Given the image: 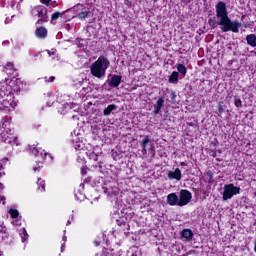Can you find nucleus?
Masks as SVG:
<instances>
[{
    "instance_id": "obj_11",
    "label": "nucleus",
    "mask_w": 256,
    "mask_h": 256,
    "mask_svg": "<svg viewBox=\"0 0 256 256\" xmlns=\"http://www.w3.org/2000/svg\"><path fill=\"white\" fill-rule=\"evenodd\" d=\"M2 141L3 143H8L9 145H19V142H17V137L15 136H9V135H2Z\"/></svg>"
},
{
    "instance_id": "obj_32",
    "label": "nucleus",
    "mask_w": 256,
    "mask_h": 256,
    "mask_svg": "<svg viewBox=\"0 0 256 256\" xmlns=\"http://www.w3.org/2000/svg\"><path fill=\"white\" fill-rule=\"evenodd\" d=\"M5 175V172L3 171V166H0V177H3Z\"/></svg>"
},
{
    "instance_id": "obj_35",
    "label": "nucleus",
    "mask_w": 256,
    "mask_h": 256,
    "mask_svg": "<svg viewBox=\"0 0 256 256\" xmlns=\"http://www.w3.org/2000/svg\"><path fill=\"white\" fill-rule=\"evenodd\" d=\"M10 22H11V20H10L9 18H6L5 24H6V25H9Z\"/></svg>"
},
{
    "instance_id": "obj_47",
    "label": "nucleus",
    "mask_w": 256,
    "mask_h": 256,
    "mask_svg": "<svg viewBox=\"0 0 256 256\" xmlns=\"http://www.w3.org/2000/svg\"><path fill=\"white\" fill-rule=\"evenodd\" d=\"M0 187H3V184H0Z\"/></svg>"
},
{
    "instance_id": "obj_30",
    "label": "nucleus",
    "mask_w": 256,
    "mask_h": 256,
    "mask_svg": "<svg viewBox=\"0 0 256 256\" xmlns=\"http://www.w3.org/2000/svg\"><path fill=\"white\" fill-rule=\"evenodd\" d=\"M41 3H43V5H46L47 7H49V3H51V0H41Z\"/></svg>"
},
{
    "instance_id": "obj_40",
    "label": "nucleus",
    "mask_w": 256,
    "mask_h": 256,
    "mask_svg": "<svg viewBox=\"0 0 256 256\" xmlns=\"http://www.w3.org/2000/svg\"><path fill=\"white\" fill-rule=\"evenodd\" d=\"M63 249H65V244H62L61 252L63 253Z\"/></svg>"
},
{
    "instance_id": "obj_27",
    "label": "nucleus",
    "mask_w": 256,
    "mask_h": 256,
    "mask_svg": "<svg viewBox=\"0 0 256 256\" xmlns=\"http://www.w3.org/2000/svg\"><path fill=\"white\" fill-rule=\"evenodd\" d=\"M234 105H235V107H243L241 98H235Z\"/></svg>"
},
{
    "instance_id": "obj_25",
    "label": "nucleus",
    "mask_w": 256,
    "mask_h": 256,
    "mask_svg": "<svg viewBox=\"0 0 256 256\" xmlns=\"http://www.w3.org/2000/svg\"><path fill=\"white\" fill-rule=\"evenodd\" d=\"M62 15H64V13H60V12L53 13L51 16V22L53 23V21H57V19H59V17H62Z\"/></svg>"
},
{
    "instance_id": "obj_44",
    "label": "nucleus",
    "mask_w": 256,
    "mask_h": 256,
    "mask_svg": "<svg viewBox=\"0 0 256 256\" xmlns=\"http://www.w3.org/2000/svg\"><path fill=\"white\" fill-rule=\"evenodd\" d=\"M34 171H37L38 170V168L37 167H34V169H33Z\"/></svg>"
},
{
    "instance_id": "obj_4",
    "label": "nucleus",
    "mask_w": 256,
    "mask_h": 256,
    "mask_svg": "<svg viewBox=\"0 0 256 256\" xmlns=\"http://www.w3.org/2000/svg\"><path fill=\"white\" fill-rule=\"evenodd\" d=\"M223 189V201H229V199H233L234 195H239V193H241V188L235 186L234 184H225Z\"/></svg>"
},
{
    "instance_id": "obj_26",
    "label": "nucleus",
    "mask_w": 256,
    "mask_h": 256,
    "mask_svg": "<svg viewBox=\"0 0 256 256\" xmlns=\"http://www.w3.org/2000/svg\"><path fill=\"white\" fill-rule=\"evenodd\" d=\"M76 151H82L83 147H84V144L81 143V142H78L74 145Z\"/></svg>"
},
{
    "instance_id": "obj_46",
    "label": "nucleus",
    "mask_w": 256,
    "mask_h": 256,
    "mask_svg": "<svg viewBox=\"0 0 256 256\" xmlns=\"http://www.w3.org/2000/svg\"><path fill=\"white\" fill-rule=\"evenodd\" d=\"M181 165H185V162H181Z\"/></svg>"
},
{
    "instance_id": "obj_5",
    "label": "nucleus",
    "mask_w": 256,
    "mask_h": 256,
    "mask_svg": "<svg viewBox=\"0 0 256 256\" xmlns=\"http://www.w3.org/2000/svg\"><path fill=\"white\" fill-rule=\"evenodd\" d=\"M193 199V194L189 190L182 189L178 194V207H185L189 205Z\"/></svg>"
},
{
    "instance_id": "obj_16",
    "label": "nucleus",
    "mask_w": 256,
    "mask_h": 256,
    "mask_svg": "<svg viewBox=\"0 0 256 256\" xmlns=\"http://www.w3.org/2000/svg\"><path fill=\"white\" fill-rule=\"evenodd\" d=\"M181 236L184 239H193V231L191 229L182 230Z\"/></svg>"
},
{
    "instance_id": "obj_18",
    "label": "nucleus",
    "mask_w": 256,
    "mask_h": 256,
    "mask_svg": "<svg viewBox=\"0 0 256 256\" xmlns=\"http://www.w3.org/2000/svg\"><path fill=\"white\" fill-rule=\"evenodd\" d=\"M20 233V237L22 239V243H25V241H27V239H29V234H27V230H25V228H21L19 230Z\"/></svg>"
},
{
    "instance_id": "obj_3",
    "label": "nucleus",
    "mask_w": 256,
    "mask_h": 256,
    "mask_svg": "<svg viewBox=\"0 0 256 256\" xmlns=\"http://www.w3.org/2000/svg\"><path fill=\"white\" fill-rule=\"evenodd\" d=\"M32 17H39L37 24L43 25L49 21V16L47 15V7L43 5H38L32 8L31 10Z\"/></svg>"
},
{
    "instance_id": "obj_19",
    "label": "nucleus",
    "mask_w": 256,
    "mask_h": 256,
    "mask_svg": "<svg viewBox=\"0 0 256 256\" xmlns=\"http://www.w3.org/2000/svg\"><path fill=\"white\" fill-rule=\"evenodd\" d=\"M86 155L91 161H99V154H96L95 152H86Z\"/></svg>"
},
{
    "instance_id": "obj_31",
    "label": "nucleus",
    "mask_w": 256,
    "mask_h": 256,
    "mask_svg": "<svg viewBox=\"0 0 256 256\" xmlns=\"http://www.w3.org/2000/svg\"><path fill=\"white\" fill-rule=\"evenodd\" d=\"M73 107H75V104H66L65 105L66 109H73Z\"/></svg>"
},
{
    "instance_id": "obj_6",
    "label": "nucleus",
    "mask_w": 256,
    "mask_h": 256,
    "mask_svg": "<svg viewBox=\"0 0 256 256\" xmlns=\"http://www.w3.org/2000/svg\"><path fill=\"white\" fill-rule=\"evenodd\" d=\"M142 147V154L147 155V151H155V146L153 140L149 136H145L144 139L140 142Z\"/></svg>"
},
{
    "instance_id": "obj_36",
    "label": "nucleus",
    "mask_w": 256,
    "mask_h": 256,
    "mask_svg": "<svg viewBox=\"0 0 256 256\" xmlns=\"http://www.w3.org/2000/svg\"><path fill=\"white\" fill-rule=\"evenodd\" d=\"M13 225H19V222L17 220L12 222Z\"/></svg>"
},
{
    "instance_id": "obj_15",
    "label": "nucleus",
    "mask_w": 256,
    "mask_h": 256,
    "mask_svg": "<svg viewBox=\"0 0 256 256\" xmlns=\"http://www.w3.org/2000/svg\"><path fill=\"white\" fill-rule=\"evenodd\" d=\"M247 44L250 45V47H256V35L250 34L246 36Z\"/></svg>"
},
{
    "instance_id": "obj_24",
    "label": "nucleus",
    "mask_w": 256,
    "mask_h": 256,
    "mask_svg": "<svg viewBox=\"0 0 256 256\" xmlns=\"http://www.w3.org/2000/svg\"><path fill=\"white\" fill-rule=\"evenodd\" d=\"M9 213H10L12 219H17V217H19V211L17 209L11 208L9 210Z\"/></svg>"
},
{
    "instance_id": "obj_22",
    "label": "nucleus",
    "mask_w": 256,
    "mask_h": 256,
    "mask_svg": "<svg viewBox=\"0 0 256 256\" xmlns=\"http://www.w3.org/2000/svg\"><path fill=\"white\" fill-rule=\"evenodd\" d=\"M177 71L181 73V75H187V67L183 64H177Z\"/></svg>"
},
{
    "instance_id": "obj_7",
    "label": "nucleus",
    "mask_w": 256,
    "mask_h": 256,
    "mask_svg": "<svg viewBox=\"0 0 256 256\" xmlns=\"http://www.w3.org/2000/svg\"><path fill=\"white\" fill-rule=\"evenodd\" d=\"M32 153L35 157H41V161H45V159H47V156L50 157V159H53V156H51V154L45 152V150H41V148H32Z\"/></svg>"
},
{
    "instance_id": "obj_8",
    "label": "nucleus",
    "mask_w": 256,
    "mask_h": 256,
    "mask_svg": "<svg viewBox=\"0 0 256 256\" xmlns=\"http://www.w3.org/2000/svg\"><path fill=\"white\" fill-rule=\"evenodd\" d=\"M167 177L170 181H181L183 175L181 174V169L176 168L174 171H168Z\"/></svg>"
},
{
    "instance_id": "obj_39",
    "label": "nucleus",
    "mask_w": 256,
    "mask_h": 256,
    "mask_svg": "<svg viewBox=\"0 0 256 256\" xmlns=\"http://www.w3.org/2000/svg\"><path fill=\"white\" fill-rule=\"evenodd\" d=\"M62 240H63L64 243H65V241H67V236H63Z\"/></svg>"
},
{
    "instance_id": "obj_2",
    "label": "nucleus",
    "mask_w": 256,
    "mask_h": 256,
    "mask_svg": "<svg viewBox=\"0 0 256 256\" xmlns=\"http://www.w3.org/2000/svg\"><path fill=\"white\" fill-rule=\"evenodd\" d=\"M111 62L105 56H100L95 62H93L90 66V73L92 77L96 79H105V75H107V69Z\"/></svg>"
},
{
    "instance_id": "obj_17",
    "label": "nucleus",
    "mask_w": 256,
    "mask_h": 256,
    "mask_svg": "<svg viewBox=\"0 0 256 256\" xmlns=\"http://www.w3.org/2000/svg\"><path fill=\"white\" fill-rule=\"evenodd\" d=\"M179 81V72L174 71L169 77V83H177Z\"/></svg>"
},
{
    "instance_id": "obj_12",
    "label": "nucleus",
    "mask_w": 256,
    "mask_h": 256,
    "mask_svg": "<svg viewBox=\"0 0 256 256\" xmlns=\"http://www.w3.org/2000/svg\"><path fill=\"white\" fill-rule=\"evenodd\" d=\"M165 103V100L163 97H160L156 103L154 104V115H159L161 113V109L163 108V105Z\"/></svg>"
},
{
    "instance_id": "obj_23",
    "label": "nucleus",
    "mask_w": 256,
    "mask_h": 256,
    "mask_svg": "<svg viewBox=\"0 0 256 256\" xmlns=\"http://www.w3.org/2000/svg\"><path fill=\"white\" fill-rule=\"evenodd\" d=\"M78 19H87L89 17V11H83L77 14Z\"/></svg>"
},
{
    "instance_id": "obj_41",
    "label": "nucleus",
    "mask_w": 256,
    "mask_h": 256,
    "mask_svg": "<svg viewBox=\"0 0 256 256\" xmlns=\"http://www.w3.org/2000/svg\"><path fill=\"white\" fill-rule=\"evenodd\" d=\"M131 256H139V254H137V252H135Z\"/></svg>"
},
{
    "instance_id": "obj_28",
    "label": "nucleus",
    "mask_w": 256,
    "mask_h": 256,
    "mask_svg": "<svg viewBox=\"0 0 256 256\" xmlns=\"http://www.w3.org/2000/svg\"><path fill=\"white\" fill-rule=\"evenodd\" d=\"M44 79L46 83H53V81H55V76H51L49 78L45 77Z\"/></svg>"
},
{
    "instance_id": "obj_21",
    "label": "nucleus",
    "mask_w": 256,
    "mask_h": 256,
    "mask_svg": "<svg viewBox=\"0 0 256 256\" xmlns=\"http://www.w3.org/2000/svg\"><path fill=\"white\" fill-rule=\"evenodd\" d=\"M6 71L8 72V75H13V73H15V67L13 66V63L8 62L5 66Z\"/></svg>"
},
{
    "instance_id": "obj_13",
    "label": "nucleus",
    "mask_w": 256,
    "mask_h": 256,
    "mask_svg": "<svg viewBox=\"0 0 256 256\" xmlns=\"http://www.w3.org/2000/svg\"><path fill=\"white\" fill-rule=\"evenodd\" d=\"M36 37H38V39H45V37H47V28L45 27H40L38 29H36Z\"/></svg>"
},
{
    "instance_id": "obj_33",
    "label": "nucleus",
    "mask_w": 256,
    "mask_h": 256,
    "mask_svg": "<svg viewBox=\"0 0 256 256\" xmlns=\"http://www.w3.org/2000/svg\"><path fill=\"white\" fill-rule=\"evenodd\" d=\"M81 173H82V175H87V170H85V168H82Z\"/></svg>"
},
{
    "instance_id": "obj_43",
    "label": "nucleus",
    "mask_w": 256,
    "mask_h": 256,
    "mask_svg": "<svg viewBox=\"0 0 256 256\" xmlns=\"http://www.w3.org/2000/svg\"><path fill=\"white\" fill-rule=\"evenodd\" d=\"M120 223H121V220H117V224L120 225Z\"/></svg>"
},
{
    "instance_id": "obj_1",
    "label": "nucleus",
    "mask_w": 256,
    "mask_h": 256,
    "mask_svg": "<svg viewBox=\"0 0 256 256\" xmlns=\"http://www.w3.org/2000/svg\"><path fill=\"white\" fill-rule=\"evenodd\" d=\"M216 18H210L208 20V25L212 27V29H216V27H221L222 33H239V29H241L242 25L239 20H231L229 17V11H227V4L223 1H219L216 6Z\"/></svg>"
},
{
    "instance_id": "obj_45",
    "label": "nucleus",
    "mask_w": 256,
    "mask_h": 256,
    "mask_svg": "<svg viewBox=\"0 0 256 256\" xmlns=\"http://www.w3.org/2000/svg\"><path fill=\"white\" fill-rule=\"evenodd\" d=\"M48 55H51V51H48Z\"/></svg>"
},
{
    "instance_id": "obj_10",
    "label": "nucleus",
    "mask_w": 256,
    "mask_h": 256,
    "mask_svg": "<svg viewBox=\"0 0 256 256\" xmlns=\"http://www.w3.org/2000/svg\"><path fill=\"white\" fill-rule=\"evenodd\" d=\"M122 77L119 75H112L111 78L108 80V85L110 87H119L121 85Z\"/></svg>"
},
{
    "instance_id": "obj_38",
    "label": "nucleus",
    "mask_w": 256,
    "mask_h": 256,
    "mask_svg": "<svg viewBox=\"0 0 256 256\" xmlns=\"http://www.w3.org/2000/svg\"><path fill=\"white\" fill-rule=\"evenodd\" d=\"M95 245H96V247H99V245H101V243L98 241H95Z\"/></svg>"
},
{
    "instance_id": "obj_42",
    "label": "nucleus",
    "mask_w": 256,
    "mask_h": 256,
    "mask_svg": "<svg viewBox=\"0 0 256 256\" xmlns=\"http://www.w3.org/2000/svg\"><path fill=\"white\" fill-rule=\"evenodd\" d=\"M67 225H71V220H68V221H67Z\"/></svg>"
},
{
    "instance_id": "obj_29",
    "label": "nucleus",
    "mask_w": 256,
    "mask_h": 256,
    "mask_svg": "<svg viewBox=\"0 0 256 256\" xmlns=\"http://www.w3.org/2000/svg\"><path fill=\"white\" fill-rule=\"evenodd\" d=\"M82 91H84V93H91V87L90 86H84L83 88H82Z\"/></svg>"
},
{
    "instance_id": "obj_34",
    "label": "nucleus",
    "mask_w": 256,
    "mask_h": 256,
    "mask_svg": "<svg viewBox=\"0 0 256 256\" xmlns=\"http://www.w3.org/2000/svg\"><path fill=\"white\" fill-rule=\"evenodd\" d=\"M84 83H87V80L82 79V80L79 82V85H83Z\"/></svg>"
},
{
    "instance_id": "obj_9",
    "label": "nucleus",
    "mask_w": 256,
    "mask_h": 256,
    "mask_svg": "<svg viewBox=\"0 0 256 256\" xmlns=\"http://www.w3.org/2000/svg\"><path fill=\"white\" fill-rule=\"evenodd\" d=\"M168 205H170V207H179V196L177 195V193H170L167 195V199H166Z\"/></svg>"
},
{
    "instance_id": "obj_14",
    "label": "nucleus",
    "mask_w": 256,
    "mask_h": 256,
    "mask_svg": "<svg viewBox=\"0 0 256 256\" xmlns=\"http://www.w3.org/2000/svg\"><path fill=\"white\" fill-rule=\"evenodd\" d=\"M113 111H117V105L110 104L107 106V108L104 109L103 115H105V117H109V115H111V113H113Z\"/></svg>"
},
{
    "instance_id": "obj_20",
    "label": "nucleus",
    "mask_w": 256,
    "mask_h": 256,
    "mask_svg": "<svg viewBox=\"0 0 256 256\" xmlns=\"http://www.w3.org/2000/svg\"><path fill=\"white\" fill-rule=\"evenodd\" d=\"M37 185L38 191H41V193H43L45 191V180L38 178Z\"/></svg>"
},
{
    "instance_id": "obj_37",
    "label": "nucleus",
    "mask_w": 256,
    "mask_h": 256,
    "mask_svg": "<svg viewBox=\"0 0 256 256\" xmlns=\"http://www.w3.org/2000/svg\"><path fill=\"white\" fill-rule=\"evenodd\" d=\"M171 95H172L171 98H172V99H175V97H176L175 92H172Z\"/></svg>"
}]
</instances>
